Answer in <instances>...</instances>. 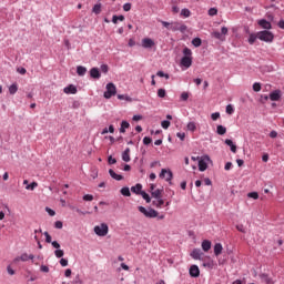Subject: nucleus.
<instances>
[{
  "mask_svg": "<svg viewBox=\"0 0 284 284\" xmlns=\"http://www.w3.org/2000/svg\"><path fill=\"white\" fill-rule=\"evenodd\" d=\"M16 92H19V84L17 82L9 87V94L14 95Z\"/></svg>",
  "mask_w": 284,
  "mask_h": 284,
  "instance_id": "nucleus-26",
  "label": "nucleus"
},
{
  "mask_svg": "<svg viewBox=\"0 0 284 284\" xmlns=\"http://www.w3.org/2000/svg\"><path fill=\"white\" fill-rule=\"evenodd\" d=\"M221 254H223V244L216 243L214 245V255L215 256H221Z\"/></svg>",
  "mask_w": 284,
  "mask_h": 284,
  "instance_id": "nucleus-21",
  "label": "nucleus"
},
{
  "mask_svg": "<svg viewBox=\"0 0 284 284\" xmlns=\"http://www.w3.org/2000/svg\"><path fill=\"white\" fill-rule=\"evenodd\" d=\"M189 132H196V123L194 122H189L186 125Z\"/></svg>",
  "mask_w": 284,
  "mask_h": 284,
  "instance_id": "nucleus-35",
  "label": "nucleus"
},
{
  "mask_svg": "<svg viewBox=\"0 0 284 284\" xmlns=\"http://www.w3.org/2000/svg\"><path fill=\"white\" fill-rule=\"evenodd\" d=\"M216 133L220 135V136H223V134H226L227 133V128L219 124L216 126Z\"/></svg>",
  "mask_w": 284,
  "mask_h": 284,
  "instance_id": "nucleus-25",
  "label": "nucleus"
},
{
  "mask_svg": "<svg viewBox=\"0 0 284 284\" xmlns=\"http://www.w3.org/2000/svg\"><path fill=\"white\" fill-rule=\"evenodd\" d=\"M65 254V252H63V250H55L54 251V256L57 257V258H63V255Z\"/></svg>",
  "mask_w": 284,
  "mask_h": 284,
  "instance_id": "nucleus-42",
  "label": "nucleus"
},
{
  "mask_svg": "<svg viewBox=\"0 0 284 284\" xmlns=\"http://www.w3.org/2000/svg\"><path fill=\"white\" fill-rule=\"evenodd\" d=\"M172 32H186L187 26L181 24L180 22H171V28Z\"/></svg>",
  "mask_w": 284,
  "mask_h": 284,
  "instance_id": "nucleus-9",
  "label": "nucleus"
},
{
  "mask_svg": "<svg viewBox=\"0 0 284 284\" xmlns=\"http://www.w3.org/2000/svg\"><path fill=\"white\" fill-rule=\"evenodd\" d=\"M60 265H61L62 267H68V260L62 257V258L60 260Z\"/></svg>",
  "mask_w": 284,
  "mask_h": 284,
  "instance_id": "nucleus-62",
  "label": "nucleus"
},
{
  "mask_svg": "<svg viewBox=\"0 0 284 284\" xmlns=\"http://www.w3.org/2000/svg\"><path fill=\"white\" fill-rule=\"evenodd\" d=\"M7 272L9 276H14V274H17V272L14 271V268H12L11 265L7 266Z\"/></svg>",
  "mask_w": 284,
  "mask_h": 284,
  "instance_id": "nucleus-45",
  "label": "nucleus"
},
{
  "mask_svg": "<svg viewBox=\"0 0 284 284\" xmlns=\"http://www.w3.org/2000/svg\"><path fill=\"white\" fill-rule=\"evenodd\" d=\"M227 27H222L221 32L213 31L211 36L213 37V39H217L219 41H225V36L227 34Z\"/></svg>",
  "mask_w": 284,
  "mask_h": 284,
  "instance_id": "nucleus-8",
  "label": "nucleus"
},
{
  "mask_svg": "<svg viewBox=\"0 0 284 284\" xmlns=\"http://www.w3.org/2000/svg\"><path fill=\"white\" fill-rule=\"evenodd\" d=\"M123 10H124V12H130V10H132V3H130V2L124 3Z\"/></svg>",
  "mask_w": 284,
  "mask_h": 284,
  "instance_id": "nucleus-48",
  "label": "nucleus"
},
{
  "mask_svg": "<svg viewBox=\"0 0 284 284\" xmlns=\"http://www.w3.org/2000/svg\"><path fill=\"white\" fill-rule=\"evenodd\" d=\"M155 45L156 43L154 42V40H152V38L142 39V48H144L145 50H150V48H154Z\"/></svg>",
  "mask_w": 284,
  "mask_h": 284,
  "instance_id": "nucleus-11",
  "label": "nucleus"
},
{
  "mask_svg": "<svg viewBox=\"0 0 284 284\" xmlns=\"http://www.w3.org/2000/svg\"><path fill=\"white\" fill-rule=\"evenodd\" d=\"M119 101H132V98L125 94H118Z\"/></svg>",
  "mask_w": 284,
  "mask_h": 284,
  "instance_id": "nucleus-43",
  "label": "nucleus"
},
{
  "mask_svg": "<svg viewBox=\"0 0 284 284\" xmlns=\"http://www.w3.org/2000/svg\"><path fill=\"white\" fill-rule=\"evenodd\" d=\"M100 70H101V72H103L104 74H108V70H109L108 64H102V65L100 67Z\"/></svg>",
  "mask_w": 284,
  "mask_h": 284,
  "instance_id": "nucleus-59",
  "label": "nucleus"
},
{
  "mask_svg": "<svg viewBox=\"0 0 284 284\" xmlns=\"http://www.w3.org/2000/svg\"><path fill=\"white\" fill-rule=\"evenodd\" d=\"M138 210L146 219H156V216H159V212L152 207L145 209L144 206H139Z\"/></svg>",
  "mask_w": 284,
  "mask_h": 284,
  "instance_id": "nucleus-4",
  "label": "nucleus"
},
{
  "mask_svg": "<svg viewBox=\"0 0 284 284\" xmlns=\"http://www.w3.org/2000/svg\"><path fill=\"white\" fill-rule=\"evenodd\" d=\"M90 77L91 79H101V72L99 71V68H92L90 70Z\"/></svg>",
  "mask_w": 284,
  "mask_h": 284,
  "instance_id": "nucleus-18",
  "label": "nucleus"
},
{
  "mask_svg": "<svg viewBox=\"0 0 284 284\" xmlns=\"http://www.w3.org/2000/svg\"><path fill=\"white\" fill-rule=\"evenodd\" d=\"M190 256L193 257L194 261H201V258H203V251H201V248H194Z\"/></svg>",
  "mask_w": 284,
  "mask_h": 284,
  "instance_id": "nucleus-13",
  "label": "nucleus"
},
{
  "mask_svg": "<svg viewBox=\"0 0 284 284\" xmlns=\"http://www.w3.org/2000/svg\"><path fill=\"white\" fill-rule=\"evenodd\" d=\"M164 204H165V201H163V197L155 199V200L153 201L154 207L161 209V207H163Z\"/></svg>",
  "mask_w": 284,
  "mask_h": 284,
  "instance_id": "nucleus-28",
  "label": "nucleus"
},
{
  "mask_svg": "<svg viewBox=\"0 0 284 284\" xmlns=\"http://www.w3.org/2000/svg\"><path fill=\"white\" fill-rule=\"evenodd\" d=\"M180 14H181V17H184V19H187L192 16V11H190V9H187V8H184L181 10Z\"/></svg>",
  "mask_w": 284,
  "mask_h": 284,
  "instance_id": "nucleus-30",
  "label": "nucleus"
},
{
  "mask_svg": "<svg viewBox=\"0 0 284 284\" xmlns=\"http://www.w3.org/2000/svg\"><path fill=\"white\" fill-rule=\"evenodd\" d=\"M156 77H160V78H164V79H170V74L163 72V71H158L156 72Z\"/></svg>",
  "mask_w": 284,
  "mask_h": 284,
  "instance_id": "nucleus-44",
  "label": "nucleus"
},
{
  "mask_svg": "<svg viewBox=\"0 0 284 284\" xmlns=\"http://www.w3.org/2000/svg\"><path fill=\"white\" fill-rule=\"evenodd\" d=\"M189 274L192 278H199L201 276V270H199L196 264H193L189 270Z\"/></svg>",
  "mask_w": 284,
  "mask_h": 284,
  "instance_id": "nucleus-10",
  "label": "nucleus"
},
{
  "mask_svg": "<svg viewBox=\"0 0 284 284\" xmlns=\"http://www.w3.org/2000/svg\"><path fill=\"white\" fill-rule=\"evenodd\" d=\"M202 250L203 252H210L212 250V242L210 240L202 241Z\"/></svg>",
  "mask_w": 284,
  "mask_h": 284,
  "instance_id": "nucleus-19",
  "label": "nucleus"
},
{
  "mask_svg": "<svg viewBox=\"0 0 284 284\" xmlns=\"http://www.w3.org/2000/svg\"><path fill=\"white\" fill-rule=\"evenodd\" d=\"M93 232L94 234H97V236H108V233L110 232V226H108V224L105 223H101L100 225H95L93 227Z\"/></svg>",
  "mask_w": 284,
  "mask_h": 284,
  "instance_id": "nucleus-3",
  "label": "nucleus"
},
{
  "mask_svg": "<svg viewBox=\"0 0 284 284\" xmlns=\"http://www.w3.org/2000/svg\"><path fill=\"white\" fill-rule=\"evenodd\" d=\"M234 112V105L227 104L226 105V114H232Z\"/></svg>",
  "mask_w": 284,
  "mask_h": 284,
  "instance_id": "nucleus-54",
  "label": "nucleus"
},
{
  "mask_svg": "<svg viewBox=\"0 0 284 284\" xmlns=\"http://www.w3.org/2000/svg\"><path fill=\"white\" fill-rule=\"evenodd\" d=\"M247 197L253 199L254 201H258V192H256V191L250 192V193H247Z\"/></svg>",
  "mask_w": 284,
  "mask_h": 284,
  "instance_id": "nucleus-38",
  "label": "nucleus"
},
{
  "mask_svg": "<svg viewBox=\"0 0 284 284\" xmlns=\"http://www.w3.org/2000/svg\"><path fill=\"white\" fill-rule=\"evenodd\" d=\"M277 26L281 28V30H284V20H280Z\"/></svg>",
  "mask_w": 284,
  "mask_h": 284,
  "instance_id": "nucleus-64",
  "label": "nucleus"
},
{
  "mask_svg": "<svg viewBox=\"0 0 284 284\" xmlns=\"http://www.w3.org/2000/svg\"><path fill=\"white\" fill-rule=\"evenodd\" d=\"M140 196H142V199H144V201H146V203H152V197H150V194H148L145 191H142L140 193Z\"/></svg>",
  "mask_w": 284,
  "mask_h": 284,
  "instance_id": "nucleus-34",
  "label": "nucleus"
},
{
  "mask_svg": "<svg viewBox=\"0 0 284 284\" xmlns=\"http://www.w3.org/2000/svg\"><path fill=\"white\" fill-rule=\"evenodd\" d=\"M120 193L122 194V196H132V193L130 192V187H128V186H123L120 190Z\"/></svg>",
  "mask_w": 284,
  "mask_h": 284,
  "instance_id": "nucleus-32",
  "label": "nucleus"
},
{
  "mask_svg": "<svg viewBox=\"0 0 284 284\" xmlns=\"http://www.w3.org/2000/svg\"><path fill=\"white\" fill-rule=\"evenodd\" d=\"M201 43H202L201 38H194L192 40V45H194V48H201Z\"/></svg>",
  "mask_w": 284,
  "mask_h": 284,
  "instance_id": "nucleus-41",
  "label": "nucleus"
},
{
  "mask_svg": "<svg viewBox=\"0 0 284 284\" xmlns=\"http://www.w3.org/2000/svg\"><path fill=\"white\" fill-rule=\"evenodd\" d=\"M268 99L272 101H280L281 100V90H275L270 93Z\"/></svg>",
  "mask_w": 284,
  "mask_h": 284,
  "instance_id": "nucleus-15",
  "label": "nucleus"
},
{
  "mask_svg": "<svg viewBox=\"0 0 284 284\" xmlns=\"http://www.w3.org/2000/svg\"><path fill=\"white\" fill-rule=\"evenodd\" d=\"M104 99H112V97H116V85L114 83L109 82L106 84V91L103 94Z\"/></svg>",
  "mask_w": 284,
  "mask_h": 284,
  "instance_id": "nucleus-6",
  "label": "nucleus"
},
{
  "mask_svg": "<svg viewBox=\"0 0 284 284\" xmlns=\"http://www.w3.org/2000/svg\"><path fill=\"white\" fill-rule=\"evenodd\" d=\"M257 39L265 43H272V41H274V33L272 31L263 30L257 32Z\"/></svg>",
  "mask_w": 284,
  "mask_h": 284,
  "instance_id": "nucleus-2",
  "label": "nucleus"
},
{
  "mask_svg": "<svg viewBox=\"0 0 284 284\" xmlns=\"http://www.w3.org/2000/svg\"><path fill=\"white\" fill-rule=\"evenodd\" d=\"M236 230L239 232H242V234H245L247 231L245 230V226L243 224L236 225Z\"/></svg>",
  "mask_w": 284,
  "mask_h": 284,
  "instance_id": "nucleus-53",
  "label": "nucleus"
},
{
  "mask_svg": "<svg viewBox=\"0 0 284 284\" xmlns=\"http://www.w3.org/2000/svg\"><path fill=\"white\" fill-rule=\"evenodd\" d=\"M161 125H162L163 130H168V128H170V121L169 120H163L161 122Z\"/></svg>",
  "mask_w": 284,
  "mask_h": 284,
  "instance_id": "nucleus-51",
  "label": "nucleus"
},
{
  "mask_svg": "<svg viewBox=\"0 0 284 284\" xmlns=\"http://www.w3.org/2000/svg\"><path fill=\"white\" fill-rule=\"evenodd\" d=\"M260 278H262L266 284H272V278H270L267 274H261Z\"/></svg>",
  "mask_w": 284,
  "mask_h": 284,
  "instance_id": "nucleus-36",
  "label": "nucleus"
},
{
  "mask_svg": "<svg viewBox=\"0 0 284 284\" xmlns=\"http://www.w3.org/2000/svg\"><path fill=\"white\" fill-rule=\"evenodd\" d=\"M40 272H44V274H48V272H50V267H48L45 265H41L40 266Z\"/></svg>",
  "mask_w": 284,
  "mask_h": 284,
  "instance_id": "nucleus-61",
  "label": "nucleus"
},
{
  "mask_svg": "<svg viewBox=\"0 0 284 284\" xmlns=\"http://www.w3.org/2000/svg\"><path fill=\"white\" fill-rule=\"evenodd\" d=\"M54 227H55V230H63V222L57 221V222L54 223Z\"/></svg>",
  "mask_w": 284,
  "mask_h": 284,
  "instance_id": "nucleus-55",
  "label": "nucleus"
},
{
  "mask_svg": "<svg viewBox=\"0 0 284 284\" xmlns=\"http://www.w3.org/2000/svg\"><path fill=\"white\" fill-rule=\"evenodd\" d=\"M131 192H133V194L141 195V193L143 192V185L141 183L135 184L131 187Z\"/></svg>",
  "mask_w": 284,
  "mask_h": 284,
  "instance_id": "nucleus-17",
  "label": "nucleus"
},
{
  "mask_svg": "<svg viewBox=\"0 0 284 284\" xmlns=\"http://www.w3.org/2000/svg\"><path fill=\"white\" fill-rule=\"evenodd\" d=\"M190 99V94L187 92H182L181 93V101H187Z\"/></svg>",
  "mask_w": 284,
  "mask_h": 284,
  "instance_id": "nucleus-58",
  "label": "nucleus"
},
{
  "mask_svg": "<svg viewBox=\"0 0 284 284\" xmlns=\"http://www.w3.org/2000/svg\"><path fill=\"white\" fill-rule=\"evenodd\" d=\"M162 193H163V191L161 189H156L155 191L151 192V196H152V199H163L161 196Z\"/></svg>",
  "mask_w": 284,
  "mask_h": 284,
  "instance_id": "nucleus-29",
  "label": "nucleus"
},
{
  "mask_svg": "<svg viewBox=\"0 0 284 284\" xmlns=\"http://www.w3.org/2000/svg\"><path fill=\"white\" fill-rule=\"evenodd\" d=\"M257 26H260L263 30H272V22L265 20V19H261L257 21Z\"/></svg>",
  "mask_w": 284,
  "mask_h": 284,
  "instance_id": "nucleus-12",
  "label": "nucleus"
},
{
  "mask_svg": "<svg viewBox=\"0 0 284 284\" xmlns=\"http://www.w3.org/2000/svg\"><path fill=\"white\" fill-rule=\"evenodd\" d=\"M160 23H162L163 28H166V30H170L172 22L160 20Z\"/></svg>",
  "mask_w": 284,
  "mask_h": 284,
  "instance_id": "nucleus-50",
  "label": "nucleus"
},
{
  "mask_svg": "<svg viewBox=\"0 0 284 284\" xmlns=\"http://www.w3.org/2000/svg\"><path fill=\"white\" fill-rule=\"evenodd\" d=\"M94 14H101V3L94 4L92 8Z\"/></svg>",
  "mask_w": 284,
  "mask_h": 284,
  "instance_id": "nucleus-37",
  "label": "nucleus"
},
{
  "mask_svg": "<svg viewBox=\"0 0 284 284\" xmlns=\"http://www.w3.org/2000/svg\"><path fill=\"white\" fill-rule=\"evenodd\" d=\"M207 14H209V17H216L219 14V9L217 8H211V9H209Z\"/></svg>",
  "mask_w": 284,
  "mask_h": 284,
  "instance_id": "nucleus-39",
  "label": "nucleus"
},
{
  "mask_svg": "<svg viewBox=\"0 0 284 284\" xmlns=\"http://www.w3.org/2000/svg\"><path fill=\"white\" fill-rule=\"evenodd\" d=\"M83 201H94V195L85 194V195H83Z\"/></svg>",
  "mask_w": 284,
  "mask_h": 284,
  "instance_id": "nucleus-56",
  "label": "nucleus"
},
{
  "mask_svg": "<svg viewBox=\"0 0 284 284\" xmlns=\"http://www.w3.org/2000/svg\"><path fill=\"white\" fill-rule=\"evenodd\" d=\"M64 94H77V87L73 84H69L63 89Z\"/></svg>",
  "mask_w": 284,
  "mask_h": 284,
  "instance_id": "nucleus-16",
  "label": "nucleus"
},
{
  "mask_svg": "<svg viewBox=\"0 0 284 284\" xmlns=\"http://www.w3.org/2000/svg\"><path fill=\"white\" fill-rule=\"evenodd\" d=\"M176 136H178V139H180V141H185V133H183V132H178V133H176Z\"/></svg>",
  "mask_w": 284,
  "mask_h": 284,
  "instance_id": "nucleus-60",
  "label": "nucleus"
},
{
  "mask_svg": "<svg viewBox=\"0 0 284 284\" xmlns=\"http://www.w3.org/2000/svg\"><path fill=\"white\" fill-rule=\"evenodd\" d=\"M159 176L160 179H165L166 183H170V185H172V179H174V174L172 173V170L162 169Z\"/></svg>",
  "mask_w": 284,
  "mask_h": 284,
  "instance_id": "nucleus-7",
  "label": "nucleus"
},
{
  "mask_svg": "<svg viewBox=\"0 0 284 284\" xmlns=\"http://www.w3.org/2000/svg\"><path fill=\"white\" fill-rule=\"evenodd\" d=\"M34 260V255L30 254L28 255V253H23L21 254L20 257H17L16 261H22L23 263H26V261H33Z\"/></svg>",
  "mask_w": 284,
  "mask_h": 284,
  "instance_id": "nucleus-14",
  "label": "nucleus"
},
{
  "mask_svg": "<svg viewBox=\"0 0 284 284\" xmlns=\"http://www.w3.org/2000/svg\"><path fill=\"white\" fill-rule=\"evenodd\" d=\"M108 162H109V165H114V163H116V159L112 158V155H110L108 158Z\"/></svg>",
  "mask_w": 284,
  "mask_h": 284,
  "instance_id": "nucleus-63",
  "label": "nucleus"
},
{
  "mask_svg": "<svg viewBox=\"0 0 284 284\" xmlns=\"http://www.w3.org/2000/svg\"><path fill=\"white\" fill-rule=\"evenodd\" d=\"M212 121H219L221 119V113L220 112H214L211 114Z\"/></svg>",
  "mask_w": 284,
  "mask_h": 284,
  "instance_id": "nucleus-47",
  "label": "nucleus"
},
{
  "mask_svg": "<svg viewBox=\"0 0 284 284\" xmlns=\"http://www.w3.org/2000/svg\"><path fill=\"white\" fill-rule=\"evenodd\" d=\"M150 143H152V138H150V136H144V138H143V144H144V145H150Z\"/></svg>",
  "mask_w": 284,
  "mask_h": 284,
  "instance_id": "nucleus-57",
  "label": "nucleus"
},
{
  "mask_svg": "<svg viewBox=\"0 0 284 284\" xmlns=\"http://www.w3.org/2000/svg\"><path fill=\"white\" fill-rule=\"evenodd\" d=\"M43 234L45 236V243H52V236L50 235V233L45 231Z\"/></svg>",
  "mask_w": 284,
  "mask_h": 284,
  "instance_id": "nucleus-52",
  "label": "nucleus"
},
{
  "mask_svg": "<svg viewBox=\"0 0 284 284\" xmlns=\"http://www.w3.org/2000/svg\"><path fill=\"white\" fill-rule=\"evenodd\" d=\"M197 159V166L200 172H205V170H207V165L212 163V159H210V155H202L201 158Z\"/></svg>",
  "mask_w": 284,
  "mask_h": 284,
  "instance_id": "nucleus-5",
  "label": "nucleus"
},
{
  "mask_svg": "<svg viewBox=\"0 0 284 284\" xmlns=\"http://www.w3.org/2000/svg\"><path fill=\"white\" fill-rule=\"evenodd\" d=\"M256 39H258V33H251L248 37V43L250 45H254L256 43Z\"/></svg>",
  "mask_w": 284,
  "mask_h": 284,
  "instance_id": "nucleus-31",
  "label": "nucleus"
},
{
  "mask_svg": "<svg viewBox=\"0 0 284 284\" xmlns=\"http://www.w3.org/2000/svg\"><path fill=\"white\" fill-rule=\"evenodd\" d=\"M119 21H125V16H113L112 17V23L116 24Z\"/></svg>",
  "mask_w": 284,
  "mask_h": 284,
  "instance_id": "nucleus-33",
  "label": "nucleus"
},
{
  "mask_svg": "<svg viewBox=\"0 0 284 284\" xmlns=\"http://www.w3.org/2000/svg\"><path fill=\"white\" fill-rule=\"evenodd\" d=\"M122 161H124V163H130L131 159H130V148H126L123 153H122Z\"/></svg>",
  "mask_w": 284,
  "mask_h": 284,
  "instance_id": "nucleus-22",
  "label": "nucleus"
},
{
  "mask_svg": "<svg viewBox=\"0 0 284 284\" xmlns=\"http://www.w3.org/2000/svg\"><path fill=\"white\" fill-rule=\"evenodd\" d=\"M85 72H88V69L83 65L77 67V74L79 77H85Z\"/></svg>",
  "mask_w": 284,
  "mask_h": 284,
  "instance_id": "nucleus-27",
  "label": "nucleus"
},
{
  "mask_svg": "<svg viewBox=\"0 0 284 284\" xmlns=\"http://www.w3.org/2000/svg\"><path fill=\"white\" fill-rule=\"evenodd\" d=\"M109 174H110L111 179H114V181H123V175L118 174L112 169L109 170Z\"/></svg>",
  "mask_w": 284,
  "mask_h": 284,
  "instance_id": "nucleus-20",
  "label": "nucleus"
},
{
  "mask_svg": "<svg viewBox=\"0 0 284 284\" xmlns=\"http://www.w3.org/2000/svg\"><path fill=\"white\" fill-rule=\"evenodd\" d=\"M253 91L254 92H261V83L260 82L253 83Z\"/></svg>",
  "mask_w": 284,
  "mask_h": 284,
  "instance_id": "nucleus-49",
  "label": "nucleus"
},
{
  "mask_svg": "<svg viewBox=\"0 0 284 284\" xmlns=\"http://www.w3.org/2000/svg\"><path fill=\"white\" fill-rule=\"evenodd\" d=\"M36 187H39V183L32 182L31 184H27L26 190L34 191Z\"/></svg>",
  "mask_w": 284,
  "mask_h": 284,
  "instance_id": "nucleus-40",
  "label": "nucleus"
},
{
  "mask_svg": "<svg viewBox=\"0 0 284 284\" xmlns=\"http://www.w3.org/2000/svg\"><path fill=\"white\" fill-rule=\"evenodd\" d=\"M165 94H166L165 89H159L158 90V97L160 99H165Z\"/></svg>",
  "mask_w": 284,
  "mask_h": 284,
  "instance_id": "nucleus-46",
  "label": "nucleus"
},
{
  "mask_svg": "<svg viewBox=\"0 0 284 284\" xmlns=\"http://www.w3.org/2000/svg\"><path fill=\"white\" fill-rule=\"evenodd\" d=\"M182 59L180 61V65L181 68H185V70H187L189 68H192V49L185 47L182 51Z\"/></svg>",
  "mask_w": 284,
  "mask_h": 284,
  "instance_id": "nucleus-1",
  "label": "nucleus"
},
{
  "mask_svg": "<svg viewBox=\"0 0 284 284\" xmlns=\"http://www.w3.org/2000/svg\"><path fill=\"white\" fill-rule=\"evenodd\" d=\"M225 144L229 145L233 154H236V144H234V141H232L231 139H226Z\"/></svg>",
  "mask_w": 284,
  "mask_h": 284,
  "instance_id": "nucleus-23",
  "label": "nucleus"
},
{
  "mask_svg": "<svg viewBox=\"0 0 284 284\" xmlns=\"http://www.w3.org/2000/svg\"><path fill=\"white\" fill-rule=\"evenodd\" d=\"M128 128H130V122L123 120L120 126L121 134H125V130H128Z\"/></svg>",
  "mask_w": 284,
  "mask_h": 284,
  "instance_id": "nucleus-24",
  "label": "nucleus"
}]
</instances>
